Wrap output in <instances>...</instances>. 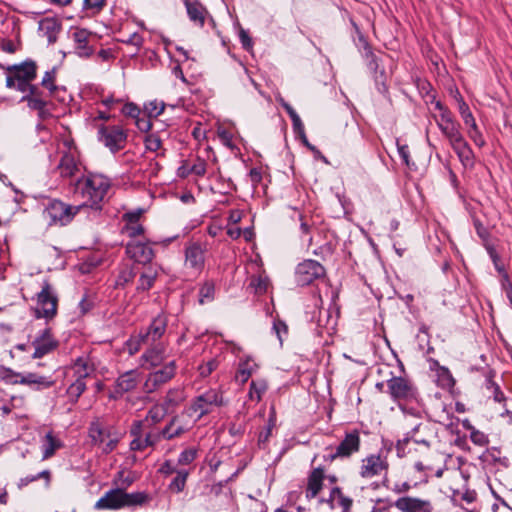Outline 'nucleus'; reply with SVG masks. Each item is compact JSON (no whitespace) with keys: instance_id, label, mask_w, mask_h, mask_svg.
<instances>
[{"instance_id":"obj_1","label":"nucleus","mask_w":512,"mask_h":512,"mask_svg":"<svg viewBox=\"0 0 512 512\" xmlns=\"http://www.w3.org/2000/svg\"><path fill=\"white\" fill-rule=\"evenodd\" d=\"M70 185L73 195L83 200L82 207L99 209L100 203L104 200L111 186V181L102 174L88 172L76 178Z\"/></svg>"},{"instance_id":"obj_2","label":"nucleus","mask_w":512,"mask_h":512,"mask_svg":"<svg viewBox=\"0 0 512 512\" xmlns=\"http://www.w3.org/2000/svg\"><path fill=\"white\" fill-rule=\"evenodd\" d=\"M149 501L145 492L127 493L123 489L107 491L95 504L98 510H116L123 507L141 506Z\"/></svg>"},{"instance_id":"obj_3","label":"nucleus","mask_w":512,"mask_h":512,"mask_svg":"<svg viewBox=\"0 0 512 512\" xmlns=\"http://www.w3.org/2000/svg\"><path fill=\"white\" fill-rule=\"evenodd\" d=\"M7 71L9 75L6 78V87L25 93L37 76V65L33 60H26L7 67Z\"/></svg>"},{"instance_id":"obj_4","label":"nucleus","mask_w":512,"mask_h":512,"mask_svg":"<svg viewBox=\"0 0 512 512\" xmlns=\"http://www.w3.org/2000/svg\"><path fill=\"white\" fill-rule=\"evenodd\" d=\"M88 435L92 444L100 447L104 454L111 453L119 442V434L100 418H96L90 423Z\"/></svg>"},{"instance_id":"obj_5","label":"nucleus","mask_w":512,"mask_h":512,"mask_svg":"<svg viewBox=\"0 0 512 512\" xmlns=\"http://www.w3.org/2000/svg\"><path fill=\"white\" fill-rule=\"evenodd\" d=\"M81 208L82 205L72 206L61 200L52 199L45 205L43 216L50 226H65L73 220Z\"/></svg>"},{"instance_id":"obj_6","label":"nucleus","mask_w":512,"mask_h":512,"mask_svg":"<svg viewBox=\"0 0 512 512\" xmlns=\"http://www.w3.org/2000/svg\"><path fill=\"white\" fill-rule=\"evenodd\" d=\"M58 297L48 281H44L41 291L37 293V305L34 309L37 319L44 318L49 321L57 315Z\"/></svg>"},{"instance_id":"obj_7","label":"nucleus","mask_w":512,"mask_h":512,"mask_svg":"<svg viewBox=\"0 0 512 512\" xmlns=\"http://www.w3.org/2000/svg\"><path fill=\"white\" fill-rule=\"evenodd\" d=\"M98 138L112 153H116L125 147L127 133L120 125H100Z\"/></svg>"},{"instance_id":"obj_8","label":"nucleus","mask_w":512,"mask_h":512,"mask_svg":"<svg viewBox=\"0 0 512 512\" xmlns=\"http://www.w3.org/2000/svg\"><path fill=\"white\" fill-rule=\"evenodd\" d=\"M225 404L223 394L218 389H209L197 396L191 406L190 410L198 413V419L210 413L213 407H220Z\"/></svg>"},{"instance_id":"obj_9","label":"nucleus","mask_w":512,"mask_h":512,"mask_svg":"<svg viewBox=\"0 0 512 512\" xmlns=\"http://www.w3.org/2000/svg\"><path fill=\"white\" fill-rule=\"evenodd\" d=\"M388 470V459L380 452L378 454H370L361 460L359 475L363 479H372L383 473L386 476Z\"/></svg>"},{"instance_id":"obj_10","label":"nucleus","mask_w":512,"mask_h":512,"mask_svg":"<svg viewBox=\"0 0 512 512\" xmlns=\"http://www.w3.org/2000/svg\"><path fill=\"white\" fill-rule=\"evenodd\" d=\"M324 276L325 268L318 261L312 259H307L299 263L295 271L296 281L301 286L310 285L315 280Z\"/></svg>"},{"instance_id":"obj_11","label":"nucleus","mask_w":512,"mask_h":512,"mask_svg":"<svg viewBox=\"0 0 512 512\" xmlns=\"http://www.w3.org/2000/svg\"><path fill=\"white\" fill-rule=\"evenodd\" d=\"M176 368L175 361H170L162 368L151 372L144 382V391L146 393H153L158 390L175 376Z\"/></svg>"},{"instance_id":"obj_12","label":"nucleus","mask_w":512,"mask_h":512,"mask_svg":"<svg viewBox=\"0 0 512 512\" xmlns=\"http://www.w3.org/2000/svg\"><path fill=\"white\" fill-rule=\"evenodd\" d=\"M399 512H434V506L430 499L416 496H400L393 503Z\"/></svg>"},{"instance_id":"obj_13","label":"nucleus","mask_w":512,"mask_h":512,"mask_svg":"<svg viewBox=\"0 0 512 512\" xmlns=\"http://www.w3.org/2000/svg\"><path fill=\"white\" fill-rule=\"evenodd\" d=\"M458 110L464 124L468 127L467 134L469 138L474 142L476 146L483 147L486 144L484 137L476 124L468 104L463 100L462 97H460L458 100Z\"/></svg>"},{"instance_id":"obj_14","label":"nucleus","mask_w":512,"mask_h":512,"mask_svg":"<svg viewBox=\"0 0 512 512\" xmlns=\"http://www.w3.org/2000/svg\"><path fill=\"white\" fill-rule=\"evenodd\" d=\"M389 393L394 400H410L416 397L415 386L404 377H392L387 381Z\"/></svg>"},{"instance_id":"obj_15","label":"nucleus","mask_w":512,"mask_h":512,"mask_svg":"<svg viewBox=\"0 0 512 512\" xmlns=\"http://www.w3.org/2000/svg\"><path fill=\"white\" fill-rule=\"evenodd\" d=\"M34 347L33 359H40L53 352L58 347V341L53 337L51 328L46 327L32 341Z\"/></svg>"},{"instance_id":"obj_16","label":"nucleus","mask_w":512,"mask_h":512,"mask_svg":"<svg viewBox=\"0 0 512 512\" xmlns=\"http://www.w3.org/2000/svg\"><path fill=\"white\" fill-rule=\"evenodd\" d=\"M140 380V372L138 370L134 369L124 372L117 378L114 389L110 393V398L116 400L122 397L124 393L135 390Z\"/></svg>"},{"instance_id":"obj_17","label":"nucleus","mask_w":512,"mask_h":512,"mask_svg":"<svg viewBox=\"0 0 512 512\" xmlns=\"http://www.w3.org/2000/svg\"><path fill=\"white\" fill-rule=\"evenodd\" d=\"M423 428H427V426L423 425L422 423H419L416 426H414L410 431H408L403 439L398 440L396 444V451L398 457L403 458L410 452L409 445L411 443L421 444L425 446V448L427 449L430 447V442L426 438L419 435L420 431Z\"/></svg>"},{"instance_id":"obj_18","label":"nucleus","mask_w":512,"mask_h":512,"mask_svg":"<svg viewBox=\"0 0 512 512\" xmlns=\"http://www.w3.org/2000/svg\"><path fill=\"white\" fill-rule=\"evenodd\" d=\"M126 254L136 263L146 265L154 258V251L150 243L131 239L126 245Z\"/></svg>"},{"instance_id":"obj_19","label":"nucleus","mask_w":512,"mask_h":512,"mask_svg":"<svg viewBox=\"0 0 512 512\" xmlns=\"http://www.w3.org/2000/svg\"><path fill=\"white\" fill-rule=\"evenodd\" d=\"M61 158L56 166V171L63 179L74 178L80 170L79 155L73 150L61 151Z\"/></svg>"},{"instance_id":"obj_20","label":"nucleus","mask_w":512,"mask_h":512,"mask_svg":"<svg viewBox=\"0 0 512 512\" xmlns=\"http://www.w3.org/2000/svg\"><path fill=\"white\" fill-rule=\"evenodd\" d=\"M168 319L165 315H157L146 329L145 332H140V341L145 345H152L160 342L164 333L166 332Z\"/></svg>"},{"instance_id":"obj_21","label":"nucleus","mask_w":512,"mask_h":512,"mask_svg":"<svg viewBox=\"0 0 512 512\" xmlns=\"http://www.w3.org/2000/svg\"><path fill=\"white\" fill-rule=\"evenodd\" d=\"M24 94L21 101L26 102L30 109H40L43 105H48L50 98L55 95L37 84H31Z\"/></svg>"},{"instance_id":"obj_22","label":"nucleus","mask_w":512,"mask_h":512,"mask_svg":"<svg viewBox=\"0 0 512 512\" xmlns=\"http://www.w3.org/2000/svg\"><path fill=\"white\" fill-rule=\"evenodd\" d=\"M205 250L200 243L194 242L189 244L185 250V265L198 274L204 268Z\"/></svg>"},{"instance_id":"obj_23","label":"nucleus","mask_w":512,"mask_h":512,"mask_svg":"<svg viewBox=\"0 0 512 512\" xmlns=\"http://www.w3.org/2000/svg\"><path fill=\"white\" fill-rule=\"evenodd\" d=\"M361 445L360 434L358 430L346 432L344 438L338 444L337 455H342V458H349L353 454L359 452Z\"/></svg>"},{"instance_id":"obj_24","label":"nucleus","mask_w":512,"mask_h":512,"mask_svg":"<svg viewBox=\"0 0 512 512\" xmlns=\"http://www.w3.org/2000/svg\"><path fill=\"white\" fill-rule=\"evenodd\" d=\"M91 37L92 33L84 28H77L72 33L75 50L80 57H90L93 54L94 49L89 45V39Z\"/></svg>"},{"instance_id":"obj_25","label":"nucleus","mask_w":512,"mask_h":512,"mask_svg":"<svg viewBox=\"0 0 512 512\" xmlns=\"http://www.w3.org/2000/svg\"><path fill=\"white\" fill-rule=\"evenodd\" d=\"M147 350L142 354V366L145 368L156 367L164 360L165 346L162 342L146 345Z\"/></svg>"},{"instance_id":"obj_26","label":"nucleus","mask_w":512,"mask_h":512,"mask_svg":"<svg viewBox=\"0 0 512 512\" xmlns=\"http://www.w3.org/2000/svg\"><path fill=\"white\" fill-rule=\"evenodd\" d=\"M184 5L190 21L199 27H203L206 17L209 15L206 7L198 0H184Z\"/></svg>"},{"instance_id":"obj_27","label":"nucleus","mask_w":512,"mask_h":512,"mask_svg":"<svg viewBox=\"0 0 512 512\" xmlns=\"http://www.w3.org/2000/svg\"><path fill=\"white\" fill-rule=\"evenodd\" d=\"M325 479V471L323 467L314 468L308 475L306 498L313 499L322 490L323 481Z\"/></svg>"},{"instance_id":"obj_28","label":"nucleus","mask_w":512,"mask_h":512,"mask_svg":"<svg viewBox=\"0 0 512 512\" xmlns=\"http://www.w3.org/2000/svg\"><path fill=\"white\" fill-rule=\"evenodd\" d=\"M55 381L51 376H44L37 373L29 372L19 379V384L29 386L32 389L43 390L54 385Z\"/></svg>"},{"instance_id":"obj_29","label":"nucleus","mask_w":512,"mask_h":512,"mask_svg":"<svg viewBox=\"0 0 512 512\" xmlns=\"http://www.w3.org/2000/svg\"><path fill=\"white\" fill-rule=\"evenodd\" d=\"M61 29L62 23L56 17H45L39 21V30L47 37L50 44L57 41Z\"/></svg>"},{"instance_id":"obj_30","label":"nucleus","mask_w":512,"mask_h":512,"mask_svg":"<svg viewBox=\"0 0 512 512\" xmlns=\"http://www.w3.org/2000/svg\"><path fill=\"white\" fill-rule=\"evenodd\" d=\"M62 447L63 442L52 431L47 432L41 444L42 459L51 458Z\"/></svg>"},{"instance_id":"obj_31","label":"nucleus","mask_w":512,"mask_h":512,"mask_svg":"<svg viewBox=\"0 0 512 512\" xmlns=\"http://www.w3.org/2000/svg\"><path fill=\"white\" fill-rule=\"evenodd\" d=\"M186 399L183 388L176 387L169 389L161 405L169 412H173Z\"/></svg>"},{"instance_id":"obj_32","label":"nucleus","mask_w":512,"mask_h":512,"mask_svg":"<svg viewBox=\"0 0 512 512\" xmlns=\"http://www.w3.org/2000/svg\"><path fill=\"white\" fill-rule=\"evenodd\" d=\"M257 368V363L251 357L241 358L235 374V380L240 384H245Z\"/></svg>"},{"instance_id":"obj_33","label":"nucleus","mask_w":512,"mask_h":512,"mask_svg":"<svg viewBox=\"0 0 512 512\" xmlns=\"http://www.w3.org/2000/svg\"><path fill=\"white\" fill-rule=\"evenodd\" d=\"M451 147L465 167L474 165V153L465 138Z\"/></svg>"},{"instance_id":"obj_34","label":"nucleus","mask_w":512,"mask_h":512,"mask_svg":"<svg viewBox=\"0 0 512 512\" xmlns=\"http://www.w3.org/2000/svg\"><path fill=\"white\" fill-rule=\"evenodd\" d=\"M168 413L169 412L161 404H156V405H153L148 410V412L143 420H138V421H134V422L135 423H143V428L145 426L154 427L156 424L160 423Z\"/></svg>"},{"instance_id":"obj_35","label":"nucleus","mask_w":512,"mask_h":512,"mask_svg":"<svg viewBox=\"0 0 512 512\" xmlns=\"http://www.w3.org/2000/svg\"><path fill=\"white\" fill-rule=\"evenodd\" d=\"M188 431V427L180 423V418L175 415L171 418L169 423L162 429L163 439L172 440L176 437L183 435Z\"/></svg>"},{"instance_id":"obj_36","label":"nucleus","mask_w":512,"mask_h":512,"mask_svg":"<svg viewBox=\"0 0 512 512\" xmlns=\"http://www.w3.org/2000/svg\"><path fill=\"white\" fill-rule=\"evenodd\" d=\"M130 434L133 439L130 442V449L132 451H143L146 448L150 447L147 442H145L143 436V423H135L133 422L130 428Z\"/></svg>"},{"instance_id":"obj_37","label":"nucleus","mask_w":512,"mask_h":512,"mask_svg":"<svg viewBox=\"0 0 512 512\" xmlns=\"http://www.w3.org/2000/svg\"><path fill=\"white\" fill-rule=\"evenodd\" d=\"M438 128L441 130L442 134L447 138L450 146L464 139V136L460 130L461 126L457 121L450 122L449 124L443 125Z\"/></svg>"},{"instance_id":"obj_38","label":"nucleus","mask_w":512,"mask_h":512,"mask_svg":"<svg viewBox=\"0 0 512 512\" xmlns=\"http://www.w3.org/2000/svg\"><path fill=\"white\" fill-rule=\"evenodd\" d=\"M269 285L267 277L262 275H252L249 279L248 289L255 294L262 295L266 293Z\"/></svg>"},{"instance_id":"obj_39","label":"nucleus","mask_w":512,"mask_h":512,"mask_svg":"<svg viewBox=\"0 0 512 512\" xmlns=\"http://www.w3.org/2000/svg\"><path fill=\"white\" fill-rule=\"evenodd\" d=\"M72 368L76 375V379H82L83 381L85 378L89 377L90 374L94 371L93 367L89 364V362L82 357H79L75 360Z\"/></svg>"},{"instance_id":"obj_40","label":"nucleus","mask_w":512,"mask_h":512,"mask_svg":"<svg viewBox=\"0 0 512 512\" xmlns=\"http://www.w3.org/2000/svg\"><path fill=\"white\" fill-rule=\"evenodd\" d=\"M266 390H267L266 380H264V379L253 380L250 383L248 397L250 400L260 402L262 399V395L266 392Z\"/></svg>"},{"instance_id":"obj_41","label":"nucleus","mask_w":512,"mask_h":512,"mask_svg":"<svg viewBox=\"0 0 512 512\" xmlns=\"http://www.w3.org/2000/svg\"><path fill=\"white\" fill-rule=\"evenodd\" d=\"M190 472L186 469H180L176 472V476L173 478L171 483L169 484V489L173 493H180L184 490L186 486V481Z\"/></svg>"},{"instance_id":"obj_42","label":"nucleus","mask_w":512,"mask_h":512,"mask_svg":"<svg viewBox=\"0 0 512 512\" xmlns=\"http://www.w3.org/2000/svg\"><path fill=\"white\" fill-rule=\"evenodd\" d=\"M383 486L390 489L393 493L397 495L405 496L412 488L417 486V482L411 483L410 481L403 482H395L392 486H389V480L387 477H384Z\"/></svg>"},{"instance_id":"obj_43","label":"nucleus","mask_w":512,"mask_h":512,"mask_svg":"<svg viewBox=\"0 0 512 512\" xmlns=\"http://www.w3.org/2000/svg\"><path fill=\"white\" fill-rule=\"evenodd\" d=\"M86 389V383L82 379H76L68 388L67 396L71 403H76Z\"/></svg>"},{"instance_id":"obj_44","label":"nucleus","mask_w":512,"mask_h":512,"mask_svg":"<svg viewBox=\"0 0 512 512\" xmlns=\"http://www.w3.org/2000/svg\"><path fill=\"white\" fill-rule=\"evenodd\" d=\"M156 272L152 271L151 268H149L147 271H143L140 274V277L138 279V284L136 289L138 291H147L149 290L156 279Z\"/></svg>"},{"instance_id":"obj_45","label":"nucleus","mask_w":512,"mask_h":512,"mask_svg":"<svg viewBox=\"0 0 512 512\" xmlns=\"http://www.w3.org/2000/svg\"><path fill=\"white\" fill-rule=\"evenodd\" d=\"M215 295V285L211 281H206L199 289L198 301L201 305L211 302Z\"/></svg>"},{"instance_id":"obj_46","label":"nucleus","mask_w":512,"mask_h":512,"mask_svg":"<svg viewBox=\"0 0 512 512\" xmlns=\"http://www.w3.org/2000/svg\"><path fill=\"white\" fill-rule=\"evenodd\" d=\"M41 87L55 94L58 90V86L56 85V69L52 68L49 71H46L42 81Z\"/></svg>"},{"instance_id":"obj_47","label":"nucleus","mask_w":512,"mask_h":512,"mask_svg":"<svg viewBox=\"0 0 512 512\" xmlns=\"http://www.w3.org/2000/svg\"><path fill=\"white\" fill-rule=\"evenodd\" d=\"M300 221V233L301 237H307L308 246L313 245V237L311 235L312 229L314 228L313 223L309 221L307 217L302 214L298 215Z\"/></svg>"},{"instance_id":"obj_48","label":"nucleus","mask_w":512,"mask_h":512,"mask_svg":"<svg viewBox=\"0 0 512 512\" xmlns=\"http://www.w3.org/2000/svg\"><path fill=\"white\" fill-rule=\"evenodd\" d=\"M136 276L134 267L125 266L120 272L116 279L117 287H125L128 283L132 282Z\"/></svg>"},{"instance_id":"obj_49","label":"nucleus","mask_w":512,"mask_h":512,"mask_svg":"<svg viewBox=\"0 0 512 512\" xmlns=\"http://www.w3.org/2000/svg\"><path fill=\"white\" fill-rule=\"evenodd\" d=\"M143 436L145 442H147L148 445L152 447L155 444H157L161 439H163L162 429L155 431L152 426H145L143 428Z\"/></svg>"},{"instance_id":"obj_50","label":"nucleus","mask_w":512,"mask_h":512,"mask_svg":"<svg viewBox=\"0 0 512 512\" xmlns=\"http://www.w3.org/2000/svg\"><path fill=\"white\" fill-rule=\"evenodd\" d=\"M487 251H488L490 258L493 261L494 267L497 270V272L499 274H501L505 280H508V274L505 271V267H504L503 263L501 262L500 256L497 253V251L495 250V248L492 246H488Z\"/></svg>"},{"instance_id":"obj_51","label":"nucleus","mask_w":512,"mask_h":512,"mask_svg":"<svg viewBox=\"0 0 512 512\" xmlns=\"http://www.w3.org/2000/svg\"><path fill=\"white\" fill-rule=\"evenodd\" d=\"M196 457H197V449L187 448L180 453V455L178 457V464L189 465L196 459Z\"/></svg>"},{"instance_id":"obj_52","label":"nucleus","mask_w":512,"mask_h":512,"mask_svg":"<svg viewBox=\"0 0 512 512\" xmlns=\"http://www.w3.org/2000/svg\"><path fill=\"white\" fill-rule=\"evenodd\" d=\"M145 147L147 150L151 152H156L161 148V139L157 134H149L145 137L144 140Z\"/></svg>"},{"instance_id":"obj_53","label":"nucleus","mask_w":512,"mask_h":512,"mask_svg":"<svg viewBox=\"0 0 512 512\" xmlns=\"http://www.w3.org/2000/svg\"><path fill=\"white\" fill-rule=\"evenodd\" d=\"M0 375L3 380L11 384H19V379H21V376H23L22 374L17 373L10 368H3Z\"/></svg>"},{"instance_id":"obj_54","label":"nucleus","mask_w":512,"mask_h":512,"mask_svg":"<svg viewBox=\"0 0 512 512\" xmlns=\"http://www.w3.org/2000/svg\"><path fill=\"white\" fill-rule=\"evenodd\" d=\"M471 441L478 446H486L489 443L488 437L481 431L476 430L475 428L471 429L470 433Z\"/></svg>"},{"instance_id":"obj_55","label":"nucleus","mask_w":512,"mask_h":512,"mask_svg":"<svg viewBox=\"0 0 512 512\" xmlns=\"http://www.w3.org/2000/svg\"><path fill=\"white\" fill-rule=\"evenodd\" d=\"M124 231L130 238L135 239L137 236L143 234L144 227L139 223L126 224Z\"/></svg>"},{"instance_id":"obj_56","label":"nucleus","mask_w":512,"mask_h":512,"mask_svg":"<svg viewBox=\"0 0 512 512\" xmlns=\"http://www.w3.org/2000/svg\"><path fill=\"white\" fill-rule=\"evenodd\" d=\"M206 162L205 160L201 158H197L196 162L190 167V171H192V174H195L197 176H204L206 173Z\"/></svg>"},{"instance_id":"obj_57","label":"nucleus","mask_w":512,"mask_h":512,"mask_svg":"<svg viewBox=\"0 0 512 512\" xmlns=\"http://www.w3.org/2000/svg\"><path fill=\"white\" fill-rule=\"evenodd\" d=\"M105 4V0H84V8L95 12L101 11Z\"/></svg>"},{"instance_id":"obj_58","label":"nucleus","mask_w":512,"mask_h":512,"mask_svg":"<svg viewBox=\"0 0 512 512\" xmlns=\"http://www.w3.org/2000/svg\"><path fill=\"white\" fill-rule=\"evenodd\" d=\"M122 113L131 118H137L140 114V109L135 104L128 103L123 106Z\"/></svg>"},{"instance_id":"obj_59","label":"nucleus","mask_w":512,"mask_h":512,"mask_svg":"<svg viewBox=\"0 0 512 512\" xmlns=\"http://www.w3.org/2000/svg\"><path fill=\"white\" fill-rule=\"evenodd\" d=\"M454 121L455 120L453 119L451 112L447 108L443 109V111H441L440 113L439 119H436L438 127H441Z\"/></svg>"},{"instance_id":"obj_60","label":"nucleus","mask_w":512,"mask_h":512,"mask_svg":"<svg viewBox=\"0 0 512 512\" xmlns=\"http://www.w3.org/2000/svg\"><path fill=\"white\" fill-rule=\"evenodd\" d=\"M273 329L277 334L280 342H282V334L286 335L288 333V327L285 322L281 320H275L273 324Z\"/></svg>"},{"instance_id":"obj_61","label":"nucleus","mask_w":512,"mask_h":512,"mask_svg":"<svg viewBox=\"0 0 512 512\" xmlns=\"http://www.w3.org/2000/svg\"><path fill=\"white\" fill-rule=\"evenodd\" d=\"M127 346L129 349V353L131 355H133L140 350L141 346H146V345L142 341H140V334H139L137 338L130 339L127 342Z\"/></svg>"},{"instance_id":"obj_62","label":"nucleus","mask_w":512,"mask_h":512,"mask_svg":"<svg viewBox=\"0 0 512 512\" xmlns=\"http://www.w3.org/2000/svg\"><path fill=\"white\" fill-rule=\"evenodd\" d=\"M217 367V362L215 360L208 361L205 365L200 366V375L203 377H207L210 375Z\"/></svg>"},{"instance_id":"obj_63","label":"nucleus","mask_w":512,"mask_h":512,"mask_svg":"<svg viewBox=\"0 0 512 512\" xmlns=\"http://www.w3.org/2000/svg\"><path fill=\"white\" fill-rule=\"evenodd\" d=\"M142 214V210L127 212L123 215L124 220L126 221V224H133V223H139V218Z\"/></svg>"},{"instance_id":"obj_64","label":"nucleus","mask_w":512,"mask_h":512,"mask_svg":"<svg viewBox=\"0 0 512 512\" xmlns=\"http://www.w3.org/2000/svg\"><path fill=\"white\" fill-rule=\"evenodd\" d=\"M159 471L162 473V474H165V475H170V474H173V473H176L178 471V469L175 468V466L172 464L171 461L167 460L165 461Z\"/></svg>"}]
</instances>
